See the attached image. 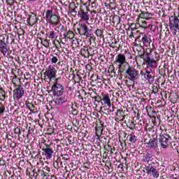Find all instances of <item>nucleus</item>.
<instances>
[{
  "instance_id": "nucleus-30",
  "label": "nucleus",
  "mask_w": 179,
  "mask_h": 179,
  "mask_svg": "<svg viewBox=\"0 0 179 179\" xmlns=\"http://www.w3.org/2000/svg\"><path fill=\"white\" fill-rule=\"evenodd\" d=\"M129 141L131 143H135L136 142V136L132 134L129 135Z\"/></svg>"
},
{
  "instance_id": "nucleus-50",
  "label": "nucleus",
  "mask_w": 179,
  "mask_h": 179,
  "mask_svg": "<svg viewBox=\"0 0 179 179\" xmlns=\"http://www.w3.org/2000/svg\"><path fill=\"white\" fill-rule=\"evenodd\" d=\"M113 44L115 45H117V44H118V41H117V40H114V42H113Z\"/></svg>"
},
{
  "instance_id": "nucleus-39",
  "label": "nucleus",
  "mask_w": 179,
  "mask_h": 179,
  "mask_svg": "<svg viewBox=\"0 0 179 179\" xmlns=\"http://www.w3.org/2000/svg\"><path fill=\"white\" fill-rule=\"evenodd\" d=\"M14 133L17 134V135H20V134H22V132L20 131V129H19V127L14 129Z\"/></svg>"
},
{
  "instance_id": "nucleus-3",
  "label": "nucleus",
  "mask_w": 179,
  "mask_h": 179,
  "mask_svg": "<svg viewBox=\"0 0 179 179\" xmlns=\"http://www.w3.org/2000/svg\"><path fill=\"white\" fill-rule=\"evenodd\" d=\"M126 75L128 79L131 80V82H135V80H138V79H139V71L132 66H130V67H129L126 71Z\"/></svg>"
},
{
  "instance_id": "nucleus-54",
  "label": "nucleus",
  "mask_w": 179,
  "mask_h": 179,
  "mask_svg": "<svg viewBox=\"0 0 179 179\" xmlns=\"http://www.w3.org/2000/svg\"><path fill=\"white\" fill-rule=\"evenodd\" d=\"M172 179H179V177H172Z\"/></svg>"
},
{
  "instance_id": "nucleus-36",
  "label": "nucleus",
  "mask_w": 179,
  "mask_h": 179,
  "mask_svg": "<svg viewBox=\"0 0 179 179\" xmlns=\"http://www.w3.org/2000/svg\"><path fill=\"white\" fill-rule=\"evenodd\" d=\"M159 92V88H157V86H152V93H154V94H157V92Z\"/></svg>"
},
{
  "instance_id": "nucleus-24",
  "label": "nucleus",
  "mask_w": 179,
  "mask_h": 179,
  "mask_svg": "<svg viewBox=\"0 0 179 179\" xmlns=\"http://www.w3.org/2000/svg\"><path fill=\"white\" fill-rule=\"evenodd\" d=\"M80 54L84 58H89V57H90V52L88 50L81 49Z\"/></svg>"
},
{
  "instance_id": "nucleus-29",
  "label": "nucleus",
  "mask_w": 179,
  "mask_h": 179,
  "mask_svg": "<svg viewBox=\"0 0 179 179\" xmlns=\"http://www.w3.org/2000/svg\"><path fill=\"white\" fill-rule=\"evenodd\" d=\"M138 57L139 58H141V59H145V58H146V55H145V50H140L138 52Z\"/></svg>"
},
{
  "instance_id": "nucleus-57",
  "label": "nucleus",
  "mask_w": 179,
  "mask_h": 179,
  "mask_svg": "<svg viewBox=\"0 0 179 179\" xmlns=\"http://www.w3.org/2000/svg\"><path fill=\"white\" fill-rule=\"evenodd\" d=\"M113 112H114V109L110 110V113H113Z\"/></svg>"
},
{
  "instance_id": "nucleus-31",
  "label": "nucleus",
  "mask_w": 179,
  "mask_h": 179,
  "mask_svg": "<svg viewBox=\"0 0 179 179\" xmlns=\"http://www.w3.org/2000/svg\"><path fill=\"white\" fill-rule=\"evenodd\" d=\"M136 125V124H135V122L130 121V122H129V125L127 124V128H129V129L132 130V129H135Z\"/></svg>"
},
{
  "instance_id": "nucleus-32",
  "label": "nucleus",
  "mask_w": 179,
  "mask_h": 179,
  "mask_svg": "<svg viewBox=\"0 0 179 179\" xmlns=\"http://www.w3.org/2000/svg\"><path fill=\"white\" fill-rule=\"evenodd\" d=\"M75 34H73V31L69 30L68 32H67V34L66 36L64 35V37H67V38H73Z\"/></svg>"
},
{
  "instance_id": "nucleus-45",
  "label": "nucleus",
  "mask_w": 179,
  "mask_h": 179,
  "mask_svg": "<svg viewBox=\"0 0 179 179\" xmlns=\"http://www.w3.org/2000/svg\"><path fill=\"white\" fill-rule=\"evenodd\" d=\"M101 135H99V136H96L97 138H96V142H98V143H100V142H101V140L100 139V136Z\"/></svg>"
},
{
  "instance_id": "nucleus-61",
  "label": "nucleus",
  "mask_w": 179,
  "mask_h": 179,
  "mask_svg": "<svg viewBox=\"0 0 179 179\" xmlns=\"http://www.w3.org/2000/svg\"><path fill=\"white\" fill-rule=\"evenodd\" d=\"M154 118H155V120H156V117L155 116H154Z\"/></svg>"
},
{
  "instance_id": "nucleus-59",
  "label": "nucleus",
  "mask_w": 179,
  "mask_h": 179,
  "mask_svg": "<svg viewBox=\"0 0 179 179\" xmlns=\"http://www.w3.org/2000/svg\"><path fill=\"white\" fill-rule=\"evenodd\" d=\"M29 1H32V2H34V1H36V0H29Z\"/></svg>"
},
{
  "instance_id": "nucleus-43",
  "label": "nucleus",
  "mask_w": 179,
  "mask_h": 179,
  "mask_svg": "<svg viewBox=\"0 0 179 179\" xmlns=\"http://www.w3.org/2000/svg\"><path fill=\"white\" fill-rule=\"evenodd\" d=\"M125 117H127L126 115H122V116H120V117H119V121L120 122H122V121H124V120H125Z\"/></svg>"
},
{
  "instance_id": "nucleus-49",
  "label": "nucleus",
  "mask_w": 179,
  "mask_h": 179,
  "mask_svg": "<svg viewBox=\"0 0 179 179\" xmlns=\"http://www.w3.org/2000/svg\"><path fill=\"white\" fill-rule=\"evenodd\" d=\"M108 103H106V106H108L109 107V108H110V107H111V101H110Z\"/></svg>"
},
{
  "instance_id": "nucleus-2",
  "label": "nucleus",
  "mask_w": 179,
  "mask_h": 179,
  "mask_svg": "<svg viewBox=\"0 0 179 179\" xmlns=\"http://www.w3.org/2000/svg\"><path fill=\"white\" fill-rule=\"evenodd\" d=\"M154 55L155 59H151L148 53L145 55V57H144L143 61L145 62V65L147 66L146 68H150V69H152V68H156V66H157V62L159 61V55L156 52H154Z\"/></svg>"
},
{
  "instance_id": "nucleus-35",
  "label": "nucleus",
  "mask_w": 179,
  "mask_h": 179,
  "mask_svg": "<svg viewBox=\"0 0 179 179\" xmlns=\"http://www.w3.org/2000/svg\"><path fill=\"white\" fill-rule=\"evenodd\" d=\"M52 57L51 64H57L58 62V57L54 55H52Z\"/></svg>"
},
{
  "instance_id": "nucleus-23",
  "label": "nucleus",
  "mask_w": 179,
  "mask_h": 179,
  "mask_svg": "<svg viewBox=\"0 0 179 179\" xmlns=\"http://www.w3.org/2000/svg\"><path fill=\"white\" fill-rule=\"evenodd\" d=\"M5 99H6V92H5V90L2 87H0V100L5 101Z\"/></svg>"
},
{
  "instance_id": "nucleus-47",
  "label": "nucleus",
  "mask_w": 179,
  "mask_h": 179,
  "mask_svg": "<svg viewBox=\"0 0 179 179\" xmlns=\"http://www.w3.org/2000/svg\"><path fill=\"white\" fill-rule=\"evenodd\" d=\"M137 51H138V52H140V51H145V50L143 48H142V47L138 46V49H137Z\"/></svg>"
},
{
  "instance_id": "nucleus-37",
  "label": "nucleus",
  "mask_w": 179,
  "mask_h": 179,
  "mask_svg": "<svg viewBox=\"0 0 179 179\" xmlns=\"http://www.w3.org/2000/svg\"><path fill=\"white\" fill-rule=\"evenodd\" d=\"M3 113H5V106L0 103V114H3Z\"/></svg>"
},
{
  "instance_id": "nucleus-22",
  "label": "nucleus",
  "mask_w": 179,
  "mask_h": 179,
  "mask_svg": "<svg viewBox=\"0 0 179 179\" xmlns=\"http://www.w3.org/2000/svg\"><path fill=\"white\" fill-rule=\"evenodd\" d=\"M11 82L15 87H17V86L20 85L19 84L20 83V78H17L16 76H14L11 80Z\"/></svg>"
},
{
  "instance_id": "nucleus-27",
  "label": "nucleus",
  "mask_w": 179,
  "mask_h": 179,
  "mask_svg": "<svg viewBox=\"0 0 179 179\" xmlns=\"http://www.w3.org/2000/svg\"><path fill=\"white\" fill-rule=\"evenodd\" d=\"M103 126L96 127V136L103 135Z\"/></svg>"
},
{
  "instance_id": "nucleus-7",
  "label": "nucleus",
  "mask_w": 179,
  "mask_h": 179,
  "mask_svg": "<svg viewBox=\"0 0 179 179\" xmlns=\"http://www.w3.org/2000/svg\"><path fill=\"white\" fill-rule=\"evenodd\" d=\"M171 19L173 20L169 24V28L173 36H176L177 34V30H179V19L176 16H172Z\"/></svg>"
},
{
  "instance_id": "nucleus-41",
  "label": "nucleus",
  "mask_w": 179,
  "mask_h": 179,
  "mask_svg": "<svg viewBox=\"0 0 179 179\" xmlns=\"http://www.w3.org/2000/svg\"><path fill=\"white\" fill-rule=\"evenodd\" d=\"M76 8H78V6H75V8L71 9V13L76 15V13H78V11H76Z\"/></svg>"
},
{
  "instance_id": "nucleus-6",
  "label": "nucleus",
  "mask_w": 179,
  "mask_h": 179,
  "mask_svg": "<svg viewBox=\"0 0 179 179\" xmlns=\"http://www.w3.org/2000/svg\"><path fill=\"white\" fill-rule=\"evenodd\" d=\"M78 16L83 22H87V20H89V10L87 9V7L85 6H80V10L78 13Z\"/></svg>"
},
{
  "instance_id": "nucleus-34",
  "label": "nucleus",
  "mask_w": 179,
  "mask_h": 179,
  "mask_svg": "<svg viewBox=\"0 0 179 179\" xmlns=\"http://www.w3.org/2000/svg\"><path fill=\"white\" fill-rule=\"evenodd\" d=\"M26 106L28 108H29L31 110H34V104L30 103V102H27Z\"/></svg>"
},
{
  "instance_id": "nucleus-46",
  "label": "nucleus",
  "mask_w": 179,
  "mask_h": 179,
  "mask_svg": "<svg viewBox=\"0 0 179 179\" xmlns=\"http://www.w3.org/2000/svg\"><path fill=\"white\" fill-rule=\"evenodd\" d=\"M92 8H96V1L91 2Z\"/></svg>"
},
{
  "instance_id": "nucleus-38",
  "label": "nucleus",
  "mask_w": 179,
  "mask_h": 179,
  "mask_svg": "<svg viewBox=\"0 0 179 179\" xmlns=\"http://www.w3.org/2000/svg\"><path fill=\"white\" fill-rule=\"evenodd\" d=\"M110 47H111V48H117L116 51L120 50V45H119V46H117V45H114L113 42L110 45Z\"/></svg>"
},
{
  "instance_id": "nucleus-19",
  "label": "nucleus",
  "mask_w": 179,
  "mask_h": 179,
  "mask_svg": "<svg viewBox=\"0 0 179 179\" xmlns=\"http://www.w3.org/2000/svg\"><path fill=\"white\" fill-rule=\"evenodd\" d=\"M27 22L29 26H34V24L38 22V18L36 14L33 13L29 15V17L27 20Z\"/></svg>"
},
{
  "instance_id": "nucleus-56",
  "label": "nucleus",
  "mask_w": 179,
  "mask_h": 179,
  "mask_svg": "<svg viewBox=\"0 0 179 179\" xmlns=\"http://www.w3.org/2000/svg\"><path fill=\"white\" fill-rule=\"evenodd\" d=\"M77 41V45H79V40L76 39Z\"/></svg>"
},
{
  "instance_id": "nucleus-42",
  "label": "nucleus",
  "mask_w": 179,
  "mask_h": 179,
  "mask_svg": "<svg viewBox=\"0 0 179 179\" xmlns=\"http://www.w3.org/2000/svg\"><path fill=\"white\" fill-rule=\"evenodd\" d=\"M55 83H54V85L53 86H57V85H61L59 83H58V80H59V78H55Z\"/></svg>"
},
{
  "instance_id": "nucleus-18",
  "label": "nucleus",
  "mask_w": 179,
  "mask_h": 179,
  "mask_svg": "<svg viewBox=\"0 0 179 179\" xmlns=\"http://www.w3.org/2000/svg\"><path fill=\"white\" fill-rule=\"evenodd\" d=\"M141 34L143 35V37L141 38L140 43H143V45H145V47H149V45H150V43H152V39L143 33Z\"/></svg>"
},
{
  "instance_id": "nucleus-15",
  "label": "nucleus",
  "mask_w": 179,
  "mask_h": 179,
  "mask_svg": "<svg viewBox=\"0 0 179 179\" xmlns=\"http://www.w3.org/2000/svg\"><path fill=\"white\" fill-rule=\"evenodd\" d=\"M129 68H131V65H129V63L127 62H126V63H123L122 64H120L117 66V73L121 75L124 71H125V73H127V71Z\"/></svg>"
},
{
  "instance_id": "nucleus-5",
  "label": "nucleus",
  "mask_w": 179,
  "mask_h": 179,
  "mask_svg": "<svg viewBox=\"0 0 179 179\" xmlns=\"http://www.w3.org/2000/svg\"><path fill=\"white\" fill-rule=\"evenodd\" d=\"M171 140V137L167 134H161L159 135V138H158V141L163 149H166V148L170 145Z\"/></svg>"
},
{
  "instance_id": "nucleus-58",
  "label": "nucleus",
  "mask_w": 179,
  "mask_h": 179,
  "mask_svg": "<svg viewBox=\"0 0 179 179\" xmlns=\"http://www.w3.org/2000/svg\"><path fill=\"white\" fill-rule=\"evenodd\" d=\"M113 112H114V109L110 110V113H113Z\"/></svg>"
},
{
  "instance_id": "nucleus-33",
  "label": "nucleus",
  "mask_w": 179,
  "mask_h": 179,
  "mask_svg": "<svg viewBox=\"0 0 179 179\" xmlns=\"http://www.w3.org/2000/svg\"><path fill=\"white\" fill-rule=\"evenodd\" d=\"M95 34L97 37H101L102 34H103V31H101V29H97L95 31Z\"/></svg>"
},
{
  "instance_id": "nucleus-40",
  "label": "nucleus",
  "mask_w": 179,
  "mask_h": 179,
  "mask_svg": "<svg viewBox=\"0 0 179 179\" xmlns=\"http://www.w3.org/2000/svg\"><path fill=\"white\" fill-rule=\"evenodd\" d=\"M57 29H59L61 31H64V25L59 22V24H57Z\"/></svg>"
},
{
  "instance_id": "nucleus-48",
  "label": "nucleus",
  "mask_w": 179,
  "mask_h": 179,
  "mask_svg": "<svg viewBox=\"0 0 179 179\" xmlns=\"http://www.w3.org/2000/svg\"><path fill=\"white\" fill-rule=\"evenodd\" d=\"M117 112L120 115H122V114H124V111H122V110H117Z\"/></svg>"
},
{
  "instance_id": "nucleus-13",
  "label": "nucleus",
  "mask_w": 179,
  "mask_h": 179,
  "mask_svg": "<svg viewBox=\"0 0 179 179\" xmlns=\"http://www.w3.org/2000/svg\"><path fill=\"white\" fill-rule=\"evenodd\" d=\"M43 156H45L46 160H51L52 159V155H54V150H52V148L50 147V145H47L46 147L42 149Z\"/></svg>"
},
{
  "instance_id": "nucleus-55",
  "label": "nucleus",
  "mask_w": 179,
  "mask_h": 179,
  "mask_svg": "<svg viewBox=\"0 0 179 179\" xmlns=\"http://www.w3.org/2000/svg\"><path fill=\"white\" fill-rule=\"evenodd\" d=\"M17 113H18L17 110H15L14 111V114H17Z\"/></svg>"
},
{
  "instance_id": "nucleus-8",
  "label": "nucleus",
  "mask_w": 179,
  "mask_h": 179,
  "mask_svg": "<svg viewBox=\"0 0 179 179\" xmlns=\"http://www.w3.org/2000/svg\"><path fill=\"white\" fill-rule=\"evenodd\" d=\"M43 75L45 78L47 76L48 79H50V80H52V79H55L57 78V70L54 66H49L46 71L43 73Z\"/></svg>"
},
{
  "instance_id": "nucleus-26",
  "label": "nucleus",
  "mask_w": 179,
  "mask_h": 179,
  "mask_svg": "<svg viewBox=\"0 0 179 179\" xmlns=\"http://www.w3.org/2000/svg\"><path fill=\"white\" fill-rule=\"evenodd\" d=\"M150 159H152V155H150L149 152L146 153L143 157V160L145 162V163H149V162H150Z\"/></svg>"
},
{
  "instance_id": "nucleus-28",
  "label": "nucleus",
  "mask_w": 179,
  "mask_h": 179,
  "mask_svg": "<svg viewBox=\"0 0 179 179\" xmlns=\"http://www.w3.org/2000/svg\"><path fill=\"white\" fill-rule=\"evenodd\" d=\"M103 101L104 102V104H109L110 101V96L108 94H103L102 98Z\"/></svg>"
},
{
  "instance_id": "nucleus-11",
  "label": "nucleus",
  "mask_w": 179,
  "mask_h": 179,
  "mask_svg": "<svg viewBox=\"0 0 179 179\" xmlns=\"http://www.w3.org/2000/svg\"><path fill=\"white\" fill-rule=\"evenodd\" d=\"M142 71H141L140 75L144 76V79L148 80L149 83H153L155 82V76H153V71H152V69L146 68L145 73L143 75Z\"/></svg>"
},
{
  "instance_id": "nucleus-63",
  "label": "nucleus",
  "mask_w": 179,
  "mask_h": 179,
  "mask_svg": "<svg viewBox=\"0 0 179 179\" xmlns=\"http://www.w3.org/2000/svg\"><path fill=\"white\" fill-rule=\"evenodd\" d=\"M0 79H1V73H0Z\"/></svg>"
},
{
  "instance_id": "nucleus-10",
  "label": "nucleus",
  "mask_w": 179,
  "mask_h": 179,
  "mask_svg": "<svg viewBox=\"0 0 179 179\" xmlns=\"http://www.w3.org/2000/svg\"><path fill=\"white\" fill-rule=\"evenodd\" d=\"M13 97L17 100H20L22 97L24 96V88L22 85H19L13 91Z\"/></svg>"
},
{
  "instance_id": "nucleus-1",
  "label": "nucleus",
  "mask_w": 179,
  "mask_h": 179,
  "mask_svg": "<svg viewBox=\"0 0 179 179\" xmlns=\"http://www.w3.org/2000/svg\"><path fill=\"white\" fill-rule=\"evenodd\" d=\"M46 22H48L52 26H58L60 20L59 17L57 15L52 14V10H47L45 16L44 17Z\"/></svg>"
},
{
  "instance_id": "nucleus-53",
  "label": "nucleus",
  "mask_w": 179,
  "mask_h": 179,
  "mask_svg": "<svg viewBox=\"0 0 179 179\" xmlns=\"http://www.w3.org/2000/svg\"><path fill=\"white\" fill-rule=\"evenodd\" d=\"M115 19H116V20H117V23H120V17H115Z\"/></svg>"
},
{
  "instance_id": "nucleus-14",
  "label": "nucleus",
  "mask_w": 179,
  "mask_h": 179,
  "mask_svg": "<svg viewBox=\"0 0 179 179\" xmlns=\"http://www.w3.org/2000/svg\"><path fill=\"white\" fill-rule=\"evenodd\" d=\"M126 62H127V58L125 57V55L122 54H119L116 56L113 64H115V65H117V66H118L120 65H122V64H126Z\"/></svg>"
},
{
  "instance_id": "nucleus-12",
  "label": "nucleus",
  "mask_w": 179,
  "mask_h": 179,
  "mask_svg": "<svg viewBox=\"0 0 179 179\" xmlns=\"http://www.w3.org/2000/svg\"><path fill=\"white\" fill-rule=\"evenodd\" d=\"M64 86L61 84L52 86V93H53V96H55L56 97L62 96L64 94Z\"/></svg>"
},
{
  "instance_id": "nucleus-51",
  "label": "nucleus",
  "mask_w": 179,
  "mask_h": 179,
  "mask_svg": "<svg viewBox=\"0 0 179 179\" xmlns=\"http://www.w3.org/2000/svg\"><path fill=\"white\" fill-rule=\"evenodd\" d=\"M132 37H134V32H131V34L129 36L130 38H132Z\"/></svg>"
},
{
  "instance_id": "nucleus-25",
  "label": "nucleus",
  "mask_w": 179,
  "mask_h": 179,
  "mask_svg": "<svg viewBox=\"0 0 179 179\" xmlns=\"http://www.w3.org/2000/svg\"><path fill=\"white\" fill-rule=\"evenodd\" d=\"M47 36L48 38H50V40H54L55 37H57V34L54 31H49L47 33Z\"/></svg>"
},
{
  "instance_id": "nucleus-60",
  "label": "nucleus",
  "mask_w": 179,
  "mask_h": 179,
  "mask_svg": "<svg viewBox=\"0 0 179 179\" xmlns=\"http://www.w3.org/2000/svg\"><path fill=\"white\" fill-rule=\"evenodd\" d=\"M113 71H114V70H112V71H111V73H113Z\"/></svg>"
},
{
  "instance_id": "nucleus-62",
  "label": "nucleus",
  "mask_w": 179,
  "mask_h": 179,
  "mask_svg": "<svg viewBox=\"0 0 179 179\" xmlns=\"http://www.w3.org/2000/svg\"><path fill=\"white\" fill-rule=\"evenodd\" d=\"M113 108H115V107L113 106Z\"/></svg>"
},
{
  "instance_id": "nucleus-20",
  "label": "nucleus",
  "mask_w": 179,
  "mask_h": 179,
  "mask_svg": "<svg viewBox=\"0 0 179 179\" xmlns=\"http://www.w3.org/2000/svg\"><path fill=\"white\" fill-rule=\"evenodd\" d=\"M147 145L148 148H150V149H157V140L155 138H151Z\"/></svg>"
},
{
  "instance_id": "nucleus-9",
  "label": "nucleus",
  "mask_w": 179,
  "mask_h": 179,
  "mask_svg": "<svg viewBox=\"0 0 179 179\" xmlns=\"http://www.w3.org/2000/svg\"><path fill=\"white\" fill-rule=\"evenodd\" d=\"M145 170L146 171V174L152 176L154 178H159V176H160L159 171H157V169H156V168L152 164H149L145 166Z\"/></svg>"
},
{
  "instance_id": "nucleus-16",
  "label": "nucleus",
  "mask_w": 179,
  "mask_h": 179,
  "mask_svg": "<svg viewBox=\"0 0 179 179\" xmlns=\"http://www.w3.org/2000/svg\"><path fill=\"white\" fill-rule=\"evenodd\" d=\"M69 101V97L68 95H63L56 99V103L57 106H62V104H65V103H68Z\"/></svg>"
},
{
  "instance_id": "nucleus-4",
  "label": "nucleus",
  "mask_w": 179,
  "mask_h": 179,
  "mask_svg": "<svg viewBox=\"0 0 179 179\" xmlns=\"http://www.w3.org/2000/svg\"><path fill=\"white\" fill-rule=\"evenodd\" d=\"M77 31L80 36H85V37H90L92 36V29H89L86 24H79Z\"/></svg>"
},
{
  "instance_id": "nucleus-17",
  "label": "nucleus",
  "mask_w": 179,
  "mask_h": 179,
  "mask_svg": "<svg viewBox=\"0 0 179 179\" xmlns=\"http://www.w3.org/2000/svg\"><path fill=\"white\" fill-rule=\"evenodd\" d=\"M0 51L3 55H6L8 52V45L5 43V38H0Z\"/></svg>"
},
{
  "instance_id": "nucleus-21",
  "label": "nucleus",
  "mask_w": 179,
  "mask_h": 179,
  "mask_svg": "<svg viewBox=\"0 0 179 179\" xmlns=\"http://www.w3.org/2000/svg\"><path fill=\"white\" fill-rule=\"evenodd\" d=\"M152 16H153V13H142L140 14V17L145 19V20H150Z\"/></svg>"
},
{
  "instance_id": "nucleus-52",
  "label": "nucleus",
  "mask_w": 179,
  "mask_h": 179,
  "mask_svg": "<svg viewBox=\"0 0 179 179\" xmlns=\"http://www.w3.org/2000/svg\"><path fill=\"white\" fill-rule=\"evenodd\" d=\"M108 148L110 149V154L113 155V153H114V152H113V148H111L110 145H108Z\"/></svg>"
},
{
  "instance_id": "nucleus-44",
  "label": "nucleus",
  "mask_w": 179,
  "mask_h": 179,
  "mask_svg": "<svg viewBox=\"0 0 179 179\" xmlns=\"http://www.w3.org/2000/svg\"><path fill=\"white\" fill-rule=\"evenodd\" d=\"M85 68L88 69V71H92V66L89 64L86 65Z\"/></svg>"
}]
</instances>
